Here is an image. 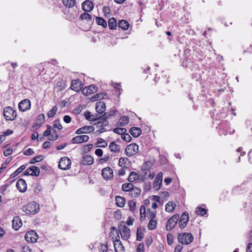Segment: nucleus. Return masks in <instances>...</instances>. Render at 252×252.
Returning <instances> with one entry per match:
<instances>
[{
  "instance_id": "1",
  "label": "nucleus",
  "mask_w": 252,
  "mask_h": 252,
  "mask_svg": "<svg viewBox=\"0 0 252 252\" xmlns=\"http://www.w3.org/2000/svg\"><path fill=\"white\" fill-rule=\"evenodd\" d=\"M22 209L27 215H34L38 212L39 210V205L36 202H32L24 205Z\"/></svg>"
},
{
  "instance_id": "2",
  "label": "nucleus",
  "mask_w": 252,
  "mask_h": 252,
  "mask_svg": "<svg viewBox=\"0 0 252 252\" xmlns=\"http://www.w3.org/2000/svg\"><path fill=\"white\" fill-rule=\"evenodd\" d=\"M193 240V236L190 233H182L178 236V241L182 245H189Z\"/></svg>"
},
{
  "instance_id": "3",
  "label": "nucleus",
  "mask_w": 252,
  "mask_h": 252,
  "mask_svg": "<svg viewBox=\"0 0 252 252\" xmlns=\"http://www.w3.org/2000/svg\"><path fill=\"white\" fill-rule=\"evenodd\" d=\"M219 126L220 127V131H219V133L220 135H225L227 133L232 134L235 132V130L231 129L229 124L227 122H222L220 123Z\"/></svg>"
},
{
  "instance_id": "4",
  "label": "nucleus",
  "mask_w": 252,
  "mask_h": 252,
  "mask_svg": "<svg viewBox=\"0 0 252 252\" xmlns=\"http://www.w3.org/2000/svg\"><path fill=\"white\" fill-rule=\"evenodd\" d=\"M36 67L39 70V75L40 76L47 74L46 80L50 79V75L48 69L52 68V65L49 63H41L37 64Z\"/></svg>"
},
{
  "instance_id": "5",
  "label": "nucleus",
  "mask_w": 252,
  "mask_h": 252,
  "mask_svg": "<svg viewBox=\"0 0 252 252\" xmlns=\"http://www.w3.org/2000/svg\"><path fill=\"white\" fill-rule=\"evenodd\" d=\"M3 116L6 120L13 121L16 118L17 113L12 107L9 106L4 108Z\"/></svg>"
},
{
  "instance_id": "6",
  "label": "nucleus",
  "mask_w": 252,
  "mask_h": 252,
  "mask_svg": "<svg viewBox=\"0 0 252 252\" xmlns=\"http://www.w3.org/2000/svg\"><path fill=\"white\" fill-rule=\"evenodd\" d=\"M139 152V146L136 143H132L128 145L125 150V154L128 157L135 155Z\"/></svg>"
},
{
  "instance_id": "7",
  "label": "nucleus",
  "mask_w": 252,
  "mask_h": 252,
  "mask_svg": "<svg viewBox=\"0 0 252 252\" xmlns=\"http://www.w3.org/2000/svg\"><path fill=\"white\" fill-rule=\"evenodd\" d=\"M180 219V215L176 214L171 217L167 221L165 228L168 231H171L177 224Z\"/></svg>"
},
{
  "instance_id": "8",
  "label": "nucleus",
  "mask_w": 252,
  "mask_h": 252,
  "mask_svg": "<svg viewBox=\"0 0 252 252\" xmlns=\"http://www.w3.org/2000/svg\"><path fill=\"white\" fill-rule=\"evenodd\" d=\"M56 128H58L59 130H60L63 128V126L60 124L59 119H57L54 121V124L52 126L53 134L49 138V140L51 141H55L59 138V135L57 132L58 131L56 130Z\"/></svg>"
},
{
  "instance_id": "9",
  "label": "nucleus",
  "mask_w": 252,
  "mask_h": 252,
  "mask_svg": "<svg viewBox=\"0 0 252 252\" xmlns=\"http://www.w3.org/2000/svg\"><path fill=\"white\" fill-rule=\"evenodd\" d=\"M182 65L186 68L189 67L191 71H197L199 67L198 64L194 63L191 59L184 60Z\"/></svg>"
},
{
  "instance_id": "10",
  "label": "nucleus",
  "mask_w": 252,
  "mask_h": 252,
  "mask_svg": "<svg viewBox=\"0 0 252 252\" xmlns=\"http://www.w3.org/2000/svg\"><path fill=\"white\" fill-rule=\"evenodd\" d=\"M71 164V162L69 158L67 157H63L60 159L58 167L61 169L66 170L70 167Z\"/></svg>"
},
{
  "instance_id": "11",
  "label": "nucleus",
  "mask_w": 252,
  "mask_h": 252,
  "mask_svg": "<svg viewBox=\"0 0 252 252\" xmlns=\"http://www.w3.org/2000/svg\"><path fill=\"white\" fill-rule=\"evenodd\" d=\"M38 238V235L34 230L28 231L25 235V239L29 243L36 242Z\"/></svg>"
},
{
  "instance_id": "12",
  "label": "nucleus",
  "mask_w": 252,
  "mask_h": 252,
  "mask_svg": "<svg viewBox=\"0 0 252 252\" xmlns=\"http://www.w3.org/2000/svg\"><path fill=\"white\" fill-rule=\"evenodd\" d=\"M119 232L121 234V238L124 240H127L130 237V229L125 225L119 227Z\"/></svg>"
},
{
  "instance_id": "13",
  "label": "nucleus",
  "mask_w": 252,
  "mask_h": 252,
  "mask_svg": "<svg viewBox=\"0 0 252 252\" xmlns=\"http://www.w3.org/2000/svg\"><path fill=\"white\" fill-rule=\"evenodd\" d=\"M108 121L104 117L102 121H100L94 124V125L96 126L98 128H99V129L97 131V132H98L99 133H101L106 131V129L105 128V127L108 126Z\"/></svg>"
},
{
  "instance_id": "14",
  "label": "nucleus",
  "mask_w": 252,
  "mask_h": 252,
  "mask_svg": "<svg viewBox=\"0 0 252 252\" xmlns=\"http://www.w3.org/2000/svg\"><path fill=\"white\" fill-rule=\"evenodd\" d=\"M95 109L96 112L101 115V116H99V118L104 116L106 115V113L105 112L106 105L105 103L103 101H98L95 104Z\"/></svg>"
},
{
  "instance_id": "15",
  "label": "nucleus",
  "mask_w": 252,
  "mask_h": 252,
  "mask_svg": "<svg viewBox=\"0 0 252 252\" xmlns=\"http://www.w3.org/2000/svg\"><path fill=\"white\" fill-rule=\"evenodd\" d=\"M31 101L28 99L22 100L18 105L19 109L21 112H25L29 110L31 108Z\"/></svg>"
},
{
  "instance_id": "16",
  "label": "nucleus",
  "mask_w": 252,
  "mask_h": 252,
  "mask_svg": "<svg viewBox=\"0 0 252 252\" xmlns=\"http://www.w3.org/2000/svg\"><path fill=\"white\" fill-rule=\"evenodd\" d=\"M189 220V214L187 212H184L181 217V219L179 220V225L180 228L183 229L185 228Z\"/></svg>"
},
{
  "instance_id": "17",
  "label": "nucleus",
  "mask_w": 252,
  "mask_h": 252,
  "mask_svg": "<svg viewBox=\"0 0 252 252\" xmlns=\"http://www.w3.org/2000/svg\"><path fill=\"white\" fill-rule=\"evenodd\" d=\"M89 139V136L87 135H78L73 137L71 140L72 144H81L87 142Z\"/></svg>"
},
{
  "instance_id": "18",
  "label": "nucleus",
  "mask_w": 252,
  "mask_h": 252,
  "mask_svg": "<svg viewBox=\"0 0 252 252\" xmlns=\"http://www.w3.org/2000/svg\"><path fill=\"white\" fill-rule=\"evenodd\" d=\"M101 174L105 180H110L113 177V170L109 167L104 168L102 170Z\"/></svg>"
},
{
  "instance_id": "19",
  "label": "nucleus",
  "mask_w": 252,
  "mask_h": 252,
  "mask_svg": "<svg viewBox=\"0 0 252 252\" xmlns=\"http://www.w3.org/2000/svg\"><path fill=\"white\" fill-rule=\"evenodd\" d=\"M97 87L94 85H91L82 90V93L85 95H90L96 92Z\"/></svg>"
},
{
  "instance_id": "20",
  "label": "nucleus",
  "mask_w": 252,
  "mask_h": 252,
  "mask_svg": "<svg viewBox=\"0 0 252 252\" xmlns=\"http://www.w3.org/2000/svg\"><path fill=\"white\" fill-rule=\"evenodd\" d=\"M70 87L72 90L79 92L83 87V84L79 79H75L72 81Z\"/></svg>"
},
{
  "instance_id": "21",
  "label": "nucleus",
  "mask_w": 252,
  "mask_h": 252,
  "mask_svg": "<svg viewBox=\"0 0 252 252\" xmlns=\"http://www.w3.org/2000/svg\"><path fill=\"white\" fill-rule=\"evenodd\" d=\"M119 238V236H118ZM114 250L116 252H124L125 249L119 238H116L113 241Z\"/></svg>"
},
{
  "instance_id": "22",
  "label": "nucleus",
  "mask_w": 252,
  "mask_h": 252,
  "mask_svg": "<svg viewBox=\"0 0 252 252\" xmlns=\"http://www.w3.org/2000/svg\"><path fill=\"white\" fill-rule=\"evenodd\" d=\"M16 186L17 189L21 192H24L27 190V184L25 180L22 178L19 179L17 181Z\"/></svg>"
},
{
  "instance_id": "23",
  "label": "nucleus",
  "mask_w": 252,
  "mask_h": 252,
  "mask_svg": "<svg viewBox=\"0 0 252 252\" xmlns=\"http://www.w3.org/2000/svg\"><path fill=\"white\" fill-rule=\"evenodd\" d=\"M94 159L93 157L90 155H87L82 157L80 161V164L83 165H90L93 164Z\"/></svg>"
},
{
  "instance_id": "24",
  "label": "nucleus",
  "mask_w": 252,
  "mask_h": 252,
  "mask_svg": "<svg viewBox=\"0 0 252 252\" xmlns=\"http://www.w3.org/2000/svg\"><path fill=\"white\" fill-rule=\"evenodd\" d=\"M83 10L85 12H90L94 8L93 3L89 0H86L82 3Z\"/></svg>"
},
{
  "instance_id": "25",
  "label": "nucleus",
  "mask_w": 252,
  "mask_h": 252,
  "mask_svg": "<svg viewBox=\"0 0 252 252\" xmlns=\"http://www.w3.org/2000/svg\"><path fill=\"white\" fill-rule=\"evenodd\" d=\"M22 222L19 216L13 218L12 220V227L15 230H18L22 226Z\"/></svg>"
},
{
  "instance_id": "26",
  "label": "nucleus",
  "mask_w": 252,
  "mask_h": 252,
  "mask_svg": "<svg viewBox=\"0 0 252 252\" xmlns=\"http://www.w3.org/2000/svg\"><path fill=\"white\" fill-rule=\"evenodd\" d=\"M109 149L112 153L114 154H118L121 151L120 146L116 144V141L110 143Z\"/></svg>"
},
{
  "instance_id": "27",
  "label": "nucleus",
  "mask_w": 252,
  "mask_h": 252,
  "mask_svg": "<svg viewBox=\"0 0 252 252\" xmlns=\"http://www.w3.org/2000/svg\"><path fill=\"white\" fill-rule=\"evenodd\" d=\"M129 132L134 137H138L141 133V130L137 127H132L129 129Z\"/></svg>"
},
{
  "instance_id": "28",
  "label": "nucleus",
  "mask_w": 252,
  "mask_h": 252,
  "mask_svg": "<svg viewBox=\"0 0 252 252\" xmlns=\"http://www.w3.org/2000/svg\"><path fill=\"white\" fill-rule=\"evenodd\" d=\"M128 22L125 20H120L118 23V27L123 30H126L129 27Z\"/></svg>"
},
{
  "instance_id": "29",
  "label": "nucleus",
  "mask_w": 252,
  "mask_h": 252,
  "mask_svg": "<svg viewBox=\"0 0 252 252\" xmlns=\"http://www.w3.org/2000/svg\"><path fill=\"white\" fill-rule=\"evenodd\" d=\"M28 170H31V176H38L40 174L39 168L35 166H32L28 168Z\"/></svg>"
},
{
  "instance_id": "30",
  "label": "nucleus",
  "mask_w": 252,
  "mask_h": 252,
  "mask_svg": "<svg viewBox=\"0 0 252 252\" xmlns=\"http://www.w3.org/2000/svg\"><path fill=\"white\" fill-rule=\"evenodd\" d=\"M116 204L119 207H123L126 203L125 199L121 196H116L115 197Z\"/></svg>"
},
{
  "instance_id": "31",
  "label": "nucleus",
  "mask_w": 252,
  "mask_h": 252,
  "mask_svg": "<svg viewBox=\"0 0 252 252\" xmlns=\"http://www.w3.org/2000/svg\"><path fill=\"white\" fill-rule=\"evenodd\" d=\"M108 25L110 30H115L118 25L116 19L114 17L111 18L108 20Z\"/></svg>"
},
{
  "instance_id": "32",
  "label": "nucleus",
  "mask_w": 252,
  "mask_h": 252,
  "mask_svg": "<svg viewBox=\"0 0 252 252\" xmlns=\"http://www.w3.org/2000/svg\"><path fill=\"white\" fill-rule=\"evenodd\" d=\"M176 205L173 202H168L165 205V210L168 212H173L175 209Z\"/></svg>"
},
{
  "instance_id": "33",
  "label": "nucleus",
  "mask_w": 252,
  "mask_h": 252,
  "mask_svg": "<svg viewBox=\"0 0 252 252\" xmlns=\"http://www.w3.org/2000/svg\"><path fill=\"white\" fill-rule=\"evenodd\" d=\"M141 191V190L139 188H134L133 187L129 194L131 196L136 197L140 194Z\"/></svg>"
},
{
  "instance_id": "34",
  "label": "nucleus",
  "mask_w": 252,
  "mask_h": 252,
  "mask_svg": "<svg viewBox=\"0 0 252 252\" xmlns=\"http://www.w3.org/2000/svg\"><path fill=\"white\" fill-rule=\"evenodd\" d=\"M207 211L206 209L198 206L196 209L195 213L200 216H204L205 215H207Z\"/></svg>"
},
{
  "instance_id": "35",
  "label": "nucleus",
  "mask_w": 252,
  "mask_h": 252,
  "mask_svg": "<svg viewBox=\"0 0 252 252\" xmlns=\"http://www.w3.org/2000/svg\"><path fill=\"white\" fill-rule=\"evenodd\" d=\"M133 187V185L131 183L123 184L122 186V189L124 191L130 192Z\"/></svg>"
},
{
  "instance_id": "36",
  "label": "nucleus",
  "mask_w": 252,
  "mask_h": 252,
  "mask_svg": "<svg viewBox=\"0 0 252 252\" xmlns=\"http://www.w3.org/2000/svg\"><path fill=\"white\" fill-rule=\"evenodd\" d=\"M63 4L69 8L73 7L76 4L75 0H62Z\"/></svg>"
},
{
  "instance_id": "37",
  "label": "nucleus",
  "mask_w": 252,
  "mask_h": 252,
  "mask_svg": "<svg viewBox=\"0 0 252 252\" xmlns=\"http://www.w3.org/2000/svg\"><path fill=\"white\" fill-rule=\"evenodd\" d=\"M139 178V175L136 172L132 171L130 172L128 178V180L130 182H132L138 180Z\"/></svg>"
},
{
  "instance_id": "38",
  "label": "nucleus",
  "mask_w": 252,
  "mask_h": 252,
  "mask_svg": "<svg viewBox=\"0 0 252 252\" xmlns=\"http://www.w3.org/2000/svg\"><path fill=\"white\" fill-rule=\"evenodd\" d=\"M158 222L156 220H150L148 225V228L150 230H153L156 227Z\"/></svg>"
},
{
  "instance_id": "39",
  "label": "nucleus",
  "mask_w": 252,
  "mask_h": 252,
  "mask_svg": "<svg viewBox=\"0 0 252 252\" xmlns=\"http://www.w3.org/2000/svg\"><path fill=\"white\" fill-rule=\"evenodd\" d=\"M96 22L98 25L101 26L103 28H106L107 26L106 21L103 18L96 17Z\"/></svg>"
},
{
  "instance_id": "40",
  "label": "nucleus",
  "mask_w": 252,
  "mask_h": 252,
  "mask_svg": "<svg viewBox=\"0 0 252 252\" xmlns=\"http://www.w3.org/2000/svg\"><path fill=\"white\" fill-rule=\"evenodd\" d=\"M58 110V107L57 106H53L51 110H50L47 114V117L49 118L53 117Z\"/></svg>"
},
{
  "instance_id": "41",
  "label": "nucleus",
  "mask_w": 252,
  "mask_h": 252,
  "mask_svg": "<svg viewBox=\"0 0 252 252\" xmlns=\"http://www.w3.org/2000/svg\"><path fill=\"white\" fill-rule=\"evenodd\" d=\"M97 147L105 148L107 146V143L102 138H99L97 139Z\"/></svg>"
},
{
  "instance_id": "42",
  "label": "nucleus",
  "mask_w": 252,
  "mask_h": 252,
  "mask_svg": "<svg viewBox=\"0 0 252 252\" xmlns=\"http://www.w3.org/2000/svg\"><path fill=\"white\" fill-rule=\"evenodd\" d=\"M80 18L81 20H87L88 21H91L92 19L91 15L87 12L82 14Z\"/></svg>"
},
{
  "instance_id": "43",
  "label": "nucleus",
  "mask_w": 252,
  "mask_h": 252,
  "mask_svg": "<svg viewBox=\"0 0 252 252\" xmlns=\"http://www.w3.org/2000/svg\"><path fill=\"white\" fill-rule=\"evenodd\" d=\"M129 122V119L128 117L122 116L120 119V125L121 126H124L128 124Z\"/></svg>"
},
{
  "instance_id": "44",
  "label": "nucleus",
  "mask_w": 252,
  "mask_h": 252,
  "mask_svg": "<svg viewBox=\"0 0 252 252\" xmlns=\"http://www.w3.org/2000/svg\"><path fill=\"white\" fill-rule=\"evenodd\" d=\"M84 133H89L93 132L94 130V128L93 126H82Z\"/></svg>"
},
{
  "instance_id": "45",
  "label": "nucleus",
  "mask_w": 252,
  "mask_h": 252,
  "mask_svg": "<svg viewBox=\"0 0 252 252\" xmlns=\"http://www.w3.org/2000/svg\"><path fill=\"white\" fill-rule=\"evenodd\" d=\"M106 95V94H104V93H98L92 97V99H94V100L96 101L98 99H103L105 98V96Z\"/></svg>"
},
{
  "instance_id": "46",
  "label": "nucleus",
  "mask_w": 252,
  "mask_h": 252,
  "mask_svg": "<svg viewBox=\"0 0 252 252\" xmlns=\"http://www.w3.org/2000/svg\"><path fill=\"white\" fill-rule=\"evenodd\" d=\"M194 71V72L192 74V78L195 80L196 81L199 80L201 78L200 70L198 68L197 71Z\"/></svg>"
},
{
  "instance_id": "47",
  "label": "nucleus",
  "mask_w": 252,
  "mask_h": 252,
  "mask_svg": "<svg viewBox=\"0 0 252 252\" xmlns=\"http://www.w3.org/2000/svg\"><path fill=\"white\" fill-rule=\"evenodd\" d=\"M143 237V233L139 228H138L136 232V240L138 241H141L142 240Z\"/></svg>"
},
{
  "instance_id": "48",
  "label": "nucleus",
  "mask_w": 252,
  "mask_h": 252,
  "mask_svg": "<svg viewBox=\"0 0 252 252\" xmlns=\"http://www.w3.org/2000/svg\"><path fill=\"white\" fill-rule=\"evenodd\" d=\"M42 156L39 155L33 158H32L29 162L30 164H34L36 162H39L41 160H42Z\"/></svg>"
},
{
  "instance_id": "49",
  "label": "nucleus",
  "mask_w": 252,
  "mask_h": 252,
  "mask_svg": "<svg viewBox=\"0 0 252 252\" xmlns=\"http://www.w3.org/2000/svg\"><path fill=\"white\" fill-rule=\"evenodd\" d=\"M117 110L114 109H112L109 111V112L107 113L105 116H103L106 119H109L111 117L113 116L116 115L117 112Z\"/></svg>"
},
{
  "instance_id": "50",
  "label": "nucleus",
  "mask_w": 252,
  "mask_h": 252,
  "mask_svg": "<svg viewBox=\"0 0 252 252\" xmlns=\"http://www.w3.org/2000/svg\"><path fill=\"white\" fill-rule=\"evenodd\" d=\"M121 138L123 140L127 142H130L131 140V137L130 135L126 132L124 133V134L121 135Z\"/></svg>"
},
{
  "instance_id": "51",
  "label": "nucleus",
  "mask_w": 252,
  "mask_h": 252,
  "mask_svg": "<svg viewBox=\"0 0 252 252\" xmlns=\"http://www.w3.org/2000/svg\"><path fill=\"white\" fill-rule=\"evenodd\" d=\"M126 130L125 128H115L113 129V132L115 133L122 135L124 133L126 132Z\"/></svg>"
},
{
  "instance_id": "52",
  "label": "nucleus",
  "mask_w": 252,
  "mask_h": 252,
  "mask_svg": "<svg viewBox=\"0 0 252 252\" xmlns=\"http://www.w3.org/2000/svg\"><path fill=\"white\" fill-rule=\"evenodd\" d=\"M128 206L129 210L131 212H133L135 209L136 203L133 200H130L128 202Z\"/></svg>"
},
{
  "instance_id": "53",
  "label": "nucleus",
  "mask_w": 252,
  "mask_h": 252,
  "mask_svg": "<svg viewBox=\"0 0 252 252\" xmlns=\"http://www.w3.org/2000/svg\"><path fill=\"white\" fill-rule=\"evenodd\" d=\"M174 237L171 233H168L167 234V244L169 245H172L173 244Z\"/></svg>"
},
{
  "instance_id": "54",
  "label": "nucleus",
  "mask_w": 252,
  "mask_h": 252,
  "mask_svg": "<svg viewBox=\"0 0 252 252\" xmlns=\"http://www.w3.org/2000/svg\"><path fill=\"white\" fill-rule=\"evenodd\" d=\"M99 250L100 252H107L108 250V245L106 244H100Z\"/></svg>"
},
{
  "instance_id": "55",
  "label": "nucleus",
  "mask_w": 252,
  "mask_h": 252,
  "mask_svg": "<svg viewBox=\"0 0 252 252\" xmlns=\"http://www.w3.org/2000/svg\"><path fill=\"white\" fill-rule=\"evenodd\" d=\"M15 173L16 171H15L13 173L11 174L9 178L6 181V182H8L10 184H11L14 182L15 179H14V178L18 175V173Z\"/></svg>"
},
{
  "instance_id": "56",
  "label": "nucleus",
  "mask_w": 252,
  "mask_h": 252,
  "mask_svg": "<svg viewBox=\"0 0 252 252\" xmlns=\"http://www.w3.org/2000/svg\"><path fill=\"white\" fill-rule=\"evenodd\" d=\"M127 158H121L119 160L118 165L119 166L121 167H123L125 166V164L126 163V161L127 160Z\"/></svg>"
},
{
  "instance_id": "57",
  "label": "nucleus",
  "mask_w": 252,
  "mask_h": 252,
  "mask_svg": "<svg viewBox=\"0 0 252 252\" xmlns=\"http://www.w3.org/2000/svg\"><path fill=\"white\" fill-rule=\"evenodd\" d=\"M13 132V131L12 130H11V129H7L6 131H3L2 132V135H0V136H1L3 137L2 139H3V141L5 140V137L6 136L12 134Z\"/></svg>"
},
{
  "instance_id": "58",
  "label": "nucleus",
  "mask_w": 252,
  "mask_h": 252,
  "mask_svg": "<svg viewBox=\"0 0 252 252\" xmlns=\"http://www.w3.org/2000/svg\"><path fill=\"white\" fill-rule=\"evenodd\" d=\"M140 215L141 216V219L145 218L146 217V209L144 206H141L140 209Z\"/></svg>"
},
{
  "instance_id": "59",
  "label": "nucleus",
  "mask_w": 252,
  "mask_h": 252,
  "mask_svg": "<svg viewBox=\"0 0 252 252\" xmlns=\"http://www.w3.org/2000/svg\"><path fill=\"white\" fill-rule=\"evenodd\" d=\"M113 86L115 88L116 91H119V92L118 93V95H120L123 91L122 89L121 88H120V86H121L120 83H114Z\"/></svg>"
},
{
  "instance_id": "60",
  "label": "nucleus",
  "mask_w": 252,
  "mask_h": 252,
  "mask_svg": "<svg viewBox=\"0 0 252 252\" xmlns=\"http://www.w3.org/2000/svg\"><path fill=\"white\" fill-rule=\"evenodd\" d=\"M52 127L50 125H47V129L44 131L43 136H48L51 134Z\"/></svg>"
},
{
  "instance_id": "61",
  "label": "nucleus",
  "mask_w": 252,
  "mask_h": 252,
  "mask_svg": "<svg viewBox=\"0 0 252 252\" xmlns=\"http://www.w3.org/2000/svg\"><path fill=\"white\" fill-rule=\"evenodd\" d=\"M23 154L25 156H31L34 154V152L32 149L29 148L28 149L25 150L23 152Z\"/></svg>"
},
{
  "instance_id": "62",
  "label": "nucleus",
  "mask_w": 252,
  "mask_h": 252,
  "mask_svg": "<svg viewBox=\"0 0 252 252\" xmlns=\"http://www.w3.org/2000/svg\"><path fill=\"white\" fill-rule=\"evenodd\" d=\"M136 252H144V245L143 243H140L137 246Z\"/></svg>"
},
{
  "instance_id": "63",
  "label": "nucleus",
  "mask_w": 252,
  "mask_h": 252,
  "mask_svg": "<svg viewBox=\"0 0 252 252\" xmlns=\"http://www.w3.org/2000/svg\"><path fill=\"white\" fill-rule=\"evenodd\" d=\"M37 120L39 121L41 125L45 120V115L43 114H40L37 117Z\"/></svg>"
},
{
  "instance_id": "64",
  "label": "nucleus",
  "mask_w": 252,
  "mask_h": 252,
  "mask_svg": "<svg viewBox=\"0 0 252 252\" xmlns=\"http://www.w3.org/2000/svg\"><path fill=\"white\" fill-rule=\"evenodd\" d=\"M12 153V149L10 148H7L3 152V155L5 157H7L10 155Z\"/></svg>"
}]
</instances>
